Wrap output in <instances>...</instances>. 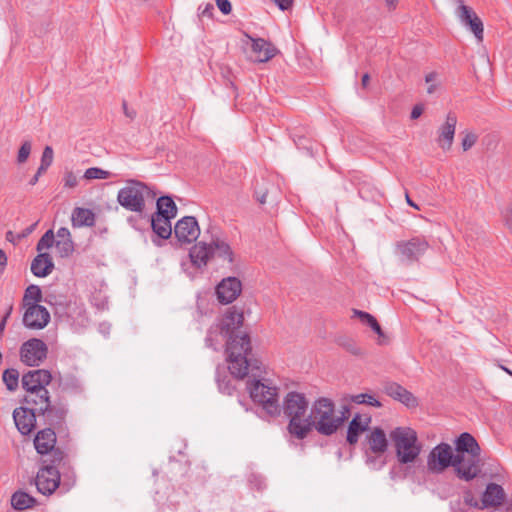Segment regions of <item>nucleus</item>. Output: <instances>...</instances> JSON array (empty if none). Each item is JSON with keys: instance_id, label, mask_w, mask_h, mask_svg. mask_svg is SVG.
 Segmentation results:
<instances>
[{"instance_id": "f257e3e1", "label": "nucleus", "mask_w": 512, "mask_h": 512, "mask_svg": "<svg viewBox=\"0 0 512 512\" xmlns=\"http://www.w3.org/2000/svg\"><path fill=\"white\" fill-rule=\"evenodd\" d=\"M226 352L229 371L235 378L244 379L250 370H261V363L257 359L249 358L252 347L248 334L230 337Z\"/></svg>"}, {"instance_id": "f03ea898", "label": "nucleus", "mask_w": 512, "mask_h": 512, "mask_svg": "<svg viewBox=\"0 0 512 512\" xmlns=\"http://www.w3.org/2000/svg\"><path fill=\"white\" fill-rule=\"evenodd\" d=\"M309 401L303 393L291 391L283 400V412L289 423V433L297 439H304L312 430V420L307 415Z\"/></svg>"}, {"instance_id": "7ed1b4c3", "label": "nucleus", "mask_w": 512, "mask_h": 512, "mask_svg": "<svg viewBox=\"0 0 512 512\" xmlns=\"http://www.w3.org/2000/svg\"><path fill=\"white\" fill-rule=\"evenodd\" d=\"M157 194L144 182L128 180L117 194V202L127 211L143 214L147 202H152Z\"/></svg>"}, {"instance_id": "20e7f679", "label": "nucleus", "mask_w": 512, "mask_h": 512, "mask_svg": "<svg viewBox=\"0 0 512 512\" xmlns=\"http://www.w3.org/2000/svg\"><path fill=\"white\" fill-rule=\"evenodd\" d=\"M312 420V427L322 435H332L342 425L345 416L335 415L334 403L325 397L317 399L311 407L309 414Z\"/></svg>"}, {"instance_id": "39448f33", "label": "nucleus", "mask_w": 512, "mask_h": 512, "mask_svg": "<svg viewBox=\"0 0 512 512\" xmlns=\"http://www.w3.org/2000/svg\"><path fill=\"white\" fill-rule=\"evenodd\" d=\"M396 457L399 463H413L420 455L422 446L417 433L410 427H396L390 432Z\"/></svg>"}, {"instance_id": "423d86ee", "label": "nucleus", "mask_w": 512, "mask_h": 512, "mask_svg": "<svg viewBox=\"0 0 512 512\" xmlns=\"http://www.w3.org/2000/svg\"><path fill=\"white\" fill-rule=\"evenodd\" d=\"M248 390L252 400L262 406L271 417L280 415L278 388L268 380H253L248 382Z\"/></svg>"}, {"instance_id": "0eeeda50", "label": "nucleus", "mask_w": 512, "mask_h": 512, "mask_svg": "<svg viewBox=\"0 0 512 512\" xmlns=\"http://www.w3.org/2000/svg\"><path fill=\"white\" fill-rule=\"evenodd\" d=\"M366 450V463L377 464V458L385 454L388 449V439L384 430L380 427H374L368 431L364 439Z\"/></svg>"}, {"instance_id": "6e6552de", "label": "nucleus", "mask_w": 512, "mask_h": 512, "mask_svg": "<svg viewBox=\"0 0 512 512\" xmlns=\"http://www.w3.org/2000/svg\"><path fill=\"white\" fill-rule=\"evenodd\" d=\"M455 454L452 447L447 443H440L435 446L428 455L427 468L434 474L444 472L448 467L454 466Z\"/></svg>"}, {"instance_id": "1a4fd4ad", "label": "nucleus", "mask_w": 512, "mask_h": 512, "mask_svg": "<svg viewBox=\"0 0 512 512\" xmlns=\"http://www.w3.org/2000/svg\"><path fill=\"white\" fill-rule=\"evenodd\" d=\"M429 248L424 237H414L396 244V252L403 263L411 264L419 260Z\"/></svg>"}, {"instance_id": "9d476101", "label": "nucleus", "mask_w": 512, "mask_h": 512, "mask_svg": "<svg viewBox=\"0 0 512 512\" xmlns=\"http://www.w3.org/2000/svg\"><path fill=\"white\" fill-rule=\"evenodd\" d=\"M480 454L455 455L454 470L458 478L471 481L481 473Z\"/></svg>"}, {"instance_id": "9b49d317", "label": "nucleus", "mask_w": 512, "mask_h": 512, "mask_svg": "<svg viewBox=\"0 0 512 512\" xmlns=\"http://www.w3.org/2000/svg\"><path fill=\"white\" fill-rule=\"evenodd\" d=\"M47 345L40 339L32 338L21 345L20 359L27 366H39L47 357Z\"/></svg>"}, {"instance_id": "f8f14e48", "label": "nucleus", "mask_w": 512, "mask_h": 512, "mask_svg": "<svg viewBox=\"0 0 512 512\" xmlns=\"http://www.w3.org/2000/svg\"><path fill=\"white\" fill-rule=\"evenodd\" d=\"M456 2L458 3L456 15L460 22L474 34L478 41H482L484 34L482 20L471 7L464 4L463 0H456Z\"/></svg>"}, {"instance_id": "ddd939ff", "label": "nucleus", "mask_w": 512, "mask_h": 512, "mask_svg": "<svg viewBox=\"0 0 512 512\" xmlns=\"http://www.w3.org/2000/svg\"><path fill=\"white\" fill-rule=\"evenodd\" d=\"M35 484L37 490L44 494H52L60 484V473L54 465H46L42 467L36 476Z\"/></svg>"}, {"instance_id": "4468645a", "label": "nucleus", "mask_w": 512, "mask_h": 512, "mask_svg": "<svg viewBox=\"0 0 512 512\" xmlns=\"http://www.w3.org/2000/svg\"><path fill=\"white\" fill-rule=\"evenodd\" d=\"M55 444L56 434L51 428H45L38 431L34 439V446L39 454H48L49 452H53V464L60 462L63 458L62 452L54 450Z\"/></svg>"}, {"instance_id": "2eb2a0df", "label": "nucleus", "mask_w": 512, "mask_h": 512, "mask_svg": "<svg viewBox=\"0 0 512 512\" xmlns=\"http://www.w3.org/2000/svg\"><path fill=\"white\" fill-rule=\"evenodd\" d=\"M457 122L456 113L450 111L444 123L437 129L436 142L443 151H449L453 145Z\"/></svg>"}, {"instance_id": "dca6fc26", "label": "nucleus", "mask_w": 512, "mask_h": 512, "mask_svg": "<svg viewBox=\"0 0 512 512\" xmlns=\"http://www.w3.org/2000/svg\"><path fill=\"white\" fill-rule=\"evenodd\" d=\"M174 233L179 242L192 243L200 235L198 222L193 216H185L178 220L175 225Z\"/></svg>"}, {"instance_id": "f3484780", "label": "nucleus", "mask_w": 512, "mask_h": 512, "mask_svg": "<svg viewBox=\"0 0 512 512\" xmlns=\"http://www.w3.org/2000/svg\"><path fill=\"white\" fill-rule=\"evenodd\" d=\"M23 324L29 329L39 330L47 326L50 313L42 305H31L24 308Z\"/></svg>"}, {"instance_id": "a211bd4d", "label": "nucleus", "mask_w": 512, "mask_h": 512, "mask_svg": "<svg viewBox=\"0 0 512 512\" xmlns=\"http://www.w3.org/2000/svg\"><path fill=\"white\" fill-rule=\"evenodd\" d=\"M52 381L50 371L46 369L31 370L22 376V387L26 392L46 389Z\"/></svg>"}, {"instance_id": "6ab92c4d", "label": "nucleus", "mask_w": 512, "mask_h": 512, "mask_svg": "<svg viewBox=\"0 0 512 512\" xmlns=\"http://www.w3.org/2000/svg\"><path fill=\"white\" fill-rule=\"evenodd\" d=\"M242 284L236 277L223 279L216 287L217 298L222 304L232 303L241 293Z\"/></svg>"}, {"instance_id": "aec40b11", "label": "nucleus", "mask_w": 512, "mask_h": 512, "mask_svg": "<svg viewBox=\"0 0 512 512\" xmlns=\"http://www.w3.org/2000/svg\"><path fill=\"white\" fill-rule=\"evenodd\" d=\"M16 428L22 435H29L36 426V412L29 407H18L13 411Z\"/></svg>"}, {"instance_id": "412c9836", "label": "nucleus", "mask_w": 512, "mask_h": 512, "mask_svg": "<svg viewBox=\"0 0 512 512\" xmlns=\"http://www.w3.org/2000/svg\"><path fill=\"white\" fill-rule=\"evenodd\" d=\"M253 60L258 63H265L271 60L277 53L278 49L269 41L263 38H251Z\"/></svg>"}, {"instance_id": "4be33fe9", "label": "nucleus", "mask_w": 512, "mask_h": 512, "mask_svg": "<svg viewBox=\"0 0 512 512\" xmlns=\"http://www.w3.org/2000/svg\"><path fill=\"white\" fill-rule=\"evenodd\" d=\"M371 423V416L364 414H356L350 421L347 430V442L350 445H354L358 442L360 434L368 432L369 425Z\"/></svg>"}, {"instance_id": "5701e85b", "label": "nucleus", "mask_w": 512, "mask_h": 512, "mask_svg": "<svg viewBox=\"0 0 512 512\" xmlns=\"http://www.w3.org/2000/svg\"><path fill=\"white\" fill-rule=\"evenodd\" d=\"M385 393L393 399L401 402L407 407H416L418 405L417 398L405 389L403 386L397 383H388L384 387Z\"/></svg>"}, {"instance_id": "b1692460", "label": "nucleus", "mask_w": 512, "mask_h": 512, "mask_svg": "<svg viewBox=\"0 0 512 512\" xmlns=\"http://www.w3.org/2000/svg\"><path fill=\"white\" fill-rule=\"evenodd\" d=\"M243 321V312L237 311L233 308L226 313L225 317L221 321L220 326L217 327L216 330L219 329L220 333L225 337L228 335L229 338L234 337L235 335H232L234 330L240 328L243 325Z\"/></svg>"}, {"instance_id": "393cba45", "label": "nucleus", "mask_w": 512, "mask_h": 512, "mask_svg": "<svg viewBox=\"0 0 512 512\" xmlns=\"http://www.w3.org/2000/svg\"><path fill=\"white\" fill-rule=\"evenodd\" d=\"M24 402L35 412L41 414L47 410L50 403L49 392L46 389H40L27 392L24 397Z\"/></svg>"}, {"instance_id": "a878e982", "label": "nucleus", "mask_w": 512, "mask_h": 512, "mask_svg": "<svg viewBox=\"0 0 512 512\" xmlns=\"http://www.w3.org/2000/svg\"><path fill=\"white\" fill-rule=\"evenodd\" d=\"M55 248L61 258H67L74 252V242L68 228L61 227L57 230Z\"/></svg>"}, {"instance_id": "bb28decb", "label": "nucleus", "mask_w": 512, "mask_h": 512, "mask_svg": "<svg viewBox=\"0 0 512 512\" xmlns=\"http://www.w3.org/2000/svg\"><path fill=\"white\" fill-rule=\"evenodd\" d=\"M504 499L505 492L503 488L496 483H490L483 493L481 509L500 506Z\"/></svg>"}, {"instance_id": "cd10ccee", "label": "nucleus", "mask_w": 512, "mask_h": 512, "mask_svg": "<svg viewBox=\"0 0 512 512\" xmlns=\"http://www.w3.org/2000/svg\"><path fill=\"white\" fill-rule=\"evenodd\" d=\"M455 455L481 454V448L476 439L467 432L460 434L455 440Z\"/></svg>"}, {"instance_id": "c85d7f7f", "label": "nucleus", "mask_w": 512, "mask_h": 512, "mask_svg": "<svg viewBox=\"0 0 512 512\" xmlns=\"http://www.w3.org/2000/svg\"><path fill=\"white\" fill-rule=\"evenodd\" d=\"M54 269V263L49 253H38L32 260L31 272L36 277H46Z\"/></svg>"}, {"instance_id": "c756f323", "label": "nucleus", "mask_w": 512, "mask_h": 512, "mask_svg": "<svg viewBox=\"0 0 512 512\" xmlns=\"http://www.w3.org/2000/svg\"><path fill=\"white\" fill-rule=\"evenodd\" d=\"M213 254L212 245L205 242H198L189 252L192 263L197 267H202L207 264L208 259Z\"/></svg>"}, {"instance_id": "7c9ffc66", "label": "nucleus", "mask_w": 512, "mask_h": 512, "mask_svg": "<svg viewBox=\"0 0 512 512\" xmlns=\"http://www.w3.org/2000/svg\"><path fill=\"white\" fill-rule=\"evenodd\" d=\"M95 214L88 208L76 207L71 214V222L74 228L92 227L95 225Z\"/></svg>"}, {"instance_id": "2f4dec72", "label": "nucleus", "mask_w": 512, "mask_h": 512, "mask_svg": "<svg viewBox=\"0 0 512 512\" xmlns=\"http://www.w3.org/2000/svg\"><path fill=\"white\" fill-rule=\"evenodd\" d=\"M354 315L360 319V321L371 327V329L378 335V344L379 345H386L389 342L388 337L384 334V332L381 329V326L379 325L378 321L374 316L371 314L360 311V310H354Z\"/></svg>"}, {"instance_id": "473e14b6", "label": "nucleus", "mask_w": 512, "mask_h": 512, "mask_svg": "<svg viewBox=\"0 0 512 512\" xmlns=\"http://www.w3.org/2000/svg\"><path fill=\"white\" fill-rule=\"evenodd\" d=\"M40 415H43L45 417L46 422L49 425L59 426L65 420V417L67 415V408L64 405H51V403H49L47 410L42 412Z\"/></svg>"}, {"instance_id": "72a5a7b5", "label": "nucleus", "mask_w": 512, "mask_h": 512, "mask_svg": "<svg viewBox=\"0 0 512 512\" xmlns=\"http://www.w3.org/2000/svg\"><path fill=\"white\" fill-rule=\"evenodd\" d=\"M152 230L162 239H168L172 233L171 219L153 215L151 218Z\"/></svg>"}, {"instance_id": "f704fd0d", "label": "nucleus", "mask_w": 512, "mask_h": 512, "mask_svg": "<svg viewBox=\"0 0 512 512\" xmlns=\"http://www.w3.org/2000/svg\"><path fill=\"white\" fill-rule=\"evenodd\" d=\"M157 211L155 215L173 219L177 214V207L173 199L169 196H161L156 202Z\"/></svg>"}, {"instance_id": "c9c22d12", "label": "nucleus", "mask_w": 512, "mask_h": 512, "mask_svg": "<svg viewBox=\"0 0 512 512\" xmlns=\"http://www.w3.org/2000/svg\"><path fill=\"white\" fill-rule=\"evenodd\" d=\"M36 504V499L23 491H16L11 497V505L16 510H25L32 508Z\"/></svg>"}, {"instance_id": "e433bc0d", "label": "nucleus", "mask_w": 512, "mask_h": 512, "mask_svg": "<svg viewBox=\"0 0 512 512\" xmlns=\"http://www.w3.org/2000/svg\"><path fill=\"white\" fill-rule=\"evenodd\" d=\"M42 300V291L37 285H29L23 296V307L26 308L31 305H39L38 303Z\"/></svg>"}, {"instance_id": "4c0bfd02", "label": "nucleus", "mask_w": 512, "mask_h": 512, "mask_svg": "<svg viewBox=\"0 0 512 512\" xmlns=\"http://www.w3.org/2000/svg\"><path fill=\"white\" fill-rule=\"evenodd\" d=\"M213 254L222 257L224 260H227L229 263L233 262V253L231 247L228 243L223 240L216 239L211 242Z\"/></svg>"}, {"instance_id": "58836bf2", "label": "nucleus", "mask_w": 512, "mask_h": 512, "mask_svg": "<svg viewBox=\"0 0 512 512\" xmlns=\"http://www.w3.org/2000/svg\"><path fill=\"white\" fill-rule=\"evenodd\" d=\"M2 379L9 391H15L19 384V372L14 368L6 369Z\"/></svg>"}, {"instance_id": "ea45409f", "label": "nucleus", "mask_w": 512, "mask_h": 512, "mask_svg": "<svg viewBox=\"0 0 512 512\" xmlns=\"http://www.w3.org/2000/svg\"><path fill=\"white\" fill-rule=\"evenodd\" d=\"M53 245H55V235L53 230L50 229L39 239L36 250L38 253H45L44 251L50 249Z\"/></svg>"}, {"instance_id": "a19ab883", "label": "nucleus", "mask_w": 512, "mask_h": 512, "mask_svg": "<svg viewBox=\"0 0 512 512\" xmlns=\"http://www.w3.org/2000/svg\"><path fill=\"white\" fill-rule=\"evenodd\" d=\"M352 401L356 404H367L374 407H380L381 403L374 396L366 393H361L352 396Z\"/></svg>"}, {"instance_id": "79ce46f5", "label": "nucleus", "mask_w": 512, "mask_h": 512, "mask_svg": "<svg viewBox=\"0 0 512 512\" xmlns=\"http://www.w3.org/2000/svg\"><path fill=\"white\" fill-rule=\"evenodd\" d=\"M110 176V172L103 170L98 167H91L88 168L84 173V178L87 180H94V179H107Z\"/></svg>"}, {"instance_id": "37998d69", "label": "nucleus", "mask_w": 512, "mask_h": 512, "mask_svg": "<svg viewBox=\"0 0 512 512\" xmlns=\"http://www.w3.org/2000/svg\"><path fill=\"white\" fill-rule=\"evenodd\" d=\"M53 149L50 146H46L43 150L41 157L40 170L47 171V169L51 166L53 162Z\"/></svg>"}, {"instance_id": "c03bdc74", "label": "nucleus", "mask_w": 512, "mask_h": 512, "mask_svg": "<svg viewBox=\"0 0 512 512\" xmlns=\"http://www.w3.org/2000/svg\"><path fill=\"white\" fill-rule=\"evenodd\" d=\"M425 82L428 84L427 93L433 94L439 86L438 73H436V72L428 73L425 76Z\"/></svg>"}, {"instance_id": "a18cd8bd", "label": "nucleus", "mask_w": 512, "mask_h": 512, "mask_svg": "<svg viewBox=\"0 0 512 512\" xmlns=\"http://www.w3.org/2000/svg\"><path fill=\"white\" fill-rule=\"evenodd\" d=\"M31 143L30 141H24L19 148L18 155H17V162L19 164H22L27 161L30 153H31Z\"/></svg>"}, {"instance_id": "49530a36", "label": "nucleus", "mask_w": 512, "mask_h": 512, "mask_svg": "<svg viewBox=\"0 0 512 512\" xmlns=\"http://www.w3.org/2000/svg\"><path fill=\"white\" fill-rule=\"evenodd\" d=\"M478 136L474 132H466L462 139V148L464 151L471 149L477 142Z\"/></svg>"}, {"instance_id": "de8ad7c7", "label": "nucleus", "mask_w": 512, "mask_h": 512, "mask_svg": "<svg viewBox=\"0 0 512 512\" xmlns=\"http://www.w3.org/2000/svg\"><path fill=\"white\" fill-rule=\"evenodd\" d=\"M63 183L65 188L73 189L78 184V177L72 171H66L63 177Z\"/></svg>"}, {"instance_id": "09e8293b", "label": "nucleus", "mask_w": 512, "mask_h": 512, "mask_svg": "<svg viewBox=\"0 0 512 512\" xmlns=\"http://www.w3.org/2000/svg\"><path fill=\"white\" fill-rule=\"evenodd\" d=\"M502 218L505 226L512 232V204L502 211Z\"/></svg>"}, {"instance_id": "8fccbe9b", "label": "nucleus", "mask_w": 512, "mask_h": 512, "mask_svg": "<svg viewBox=\"0 0 512 512\" xmlns=\"http://www.w3.org/2000/svg\"><path fill=\"white\" fill-rule=\"evenodd\" d=\"M342 345L349 353L357 356L362 355V349L355 342L348 340Z\"/></svg>"}, {"instance_id": "3c124183", "label": "nucleus", "mask_w": 512, "mask_h": 512, "mask_svg": "<svg viewBox=\"0 0 512 512\" xmlns=\"http://www.w3.org/2000/svg\"><path fill=\"white\" fill-rule=\"evenodd\" d=\"M218 387L219 390L225 394L231 395L234 391V387L231 385L229 380L226 379H218Z\"/></svg>"}, {"instance_id": "603ef678", "label": "nucleus", "mask_w": 512, "mask_h": 512, "mask_svg": "<svg viewBox=\"0 0 512 512\" xmlns=\"http://www.w3.org/2000/svg\"><path fill=\"white\" fill-rule=\"evenodd\" d=\"M463 500L466 505H468L470 507L481 509V505L479 504L477 499L473 496L471 491H467L464 493Z\"/></svg>"}, {"instance_id": "864d4df0", "label": "nucleus", "mask_w": 512, "mask_h": 512, "mask_svg": "<svg viewBox=\"0 0 512 512\" xmlns=\"http://www.w3.org/2000/svg\"><path fill=\"white\" fill-rule=\"evenodd\" d=\"M215 2L223 14L227 15L231 12L232 6L229 0H215Z\"/></svg>"}, {"instance_id": "5fc2aeb1", "label": "nucleus", "mask_w": 512, "mask_h": 512, "mask_svg": "<svg viewBox=\"0 0 512 512\" xmlns=\"http://www.w3.org/2000/svg\"><path fill=\"white\" fill-rule=\"evenodd\" d=\"M214 11V6L211 3H207L204 7H199V14L202 17L212 18Z\"/></svg>"}, {"instance_id": "6e6d98bb", "label": "nucleus", "mask_w": 512, "mask_h": 512, "mask_svg": "<svg viewBox=\"0 0 512 512\" xmlns=\"http://www.w3.org/2000/svg\"><path fill=\"white\" fill-rule=\"evenodd\" d=\"M37 225H38V221H36L32 225H30L29 227L25 228L21 233H18L17 238L23 239V238L29 236L35 230Z\"/></svg>"}, {"instance_id": "4d7b16f0", "label": "nucleus", "mask_w": 512, "mask_h": 512, "mask_svg": "<svg viewBox=\"0 0 512 512\" xmlns=\"http://www.w3.org/2000/svg\"><path fill=\"white\" fill-rule=\"evenodd\" d=\"M275 4L281 9V10H287L289 9L292 4L293 0H273Z\"/></svg>"}, {"instance_id": "13d9d810", "label": "nucleus", "mask_w": 512, "mask_h": 512, "mask_svg": "<svg viewBox=\"0 0 512 512\" xmlns=\"http://www.w3.org/2000/svg\"><path fill=\"white\" fill-rule=\"evenodd\" d=\"M5 238L7 241L11 242L14 245H17L22 239L17 238V234L12 231L6 232Z\"/></svg>"}, {"instance_id": "bf43d9fd", "label": "nucleus", "mask_w": 512, "mask_h": 512, "mask_svg": "<svg viewBox=\"0 0 512 512\" xmlns=\"http://www.w3.org/2000/svg\"><path fill=\"white\" fill-rule=\"evenodd\" d=\"M423 113V107L421 105H415L411 111V119L419 118Z\"/></svg>"}, {"instance_id": "052dcab7", "label": "nucleus", "mask_w": 512, "mask_h": 512, "mask_svg": "<svg viewBox=\"0 0 512 512\" xmlns=\"http://www.w3.org/2000/svg\"><path fill=\"white\" fill-rule=\"evenodd\" d=\"M11 311H12V307H10L8 309V311L6 312L5 316L3 317V319L1 320L0 322V335L3 333V331L5 330V327H6V322H7V319L9 318L10 314H11Z\"/></svg>"}, {"instance_id": "680f3d73", "label": "nucleus", "mask_w": 512, "mask_h": 512, "mask_svg": "<svg viewBox=\"0 0 512 512\" xmlns=\"http://www.w3.org/2000/svg\"><path fill=\"white\" fill-rule=\"evenodd\" d=\"M122 107H123L124 114L127 117H129L130 119H133L135 117V115H136L135 111L129 110L126 102H123Z\"/></svg>"}, {"instance_id": "e2e57ef3", "label": "nucleus", "mask_w": 512, "mask_h": 512, "mask_svg": "<svg viewBox=\"0 0 512 512\" xmlns=\"http://www.w3.org/2000/svg\"><path fill=\"white\" fill-rule=\"evenodd\" d=\"M45 172H46V171H41V170H40V167H39V168H38V170H37V172H36V174H35V175L31 178V180L29 181V184H30V185H35V184L38 182L39 177H40L43 173H45Z\"/></svg>"}, {"instance_id": "0e129e2a", "label": "nucleus", "mask_w": 512, "mask_h": 512, "mask_svg": "<svg viewBox=\"0 0 512 512\" xmlns=\"http://www.w3.org/2000/svg\"><path fill=\"white\" fill-rule=\"evenodd\" d=\"M384 1H385V5H386L387 9L389 11H392L397 7L399 0H384Z\"/></svg>"}, {"instance_id": "69168bd1", "label": "nucleus", "mask_w": 512, "mask_h": 512, "mask_svg": "<svg viewBox=\"0 0 512 512\" xmlns=\"http://www.w3.org/2000/svg\"><path fill=\"white\" fill-rule=\"evenodd\" d=\"M7 265V255L0 249V266L5 267Z\"/></svg>"}, {"instance_id": "338daca9", "label": "nucleus", "mask_w": 512, "mask_h": 512, "mask_svg": "<svg viewBox=\"0 0 512 512\" xmlns=\"http://www.w3.org/2000/svg\"><path fill=\"white\" fill-rule=\"evenodd\" d=\"M256 198L259 201V203H261V204L266 203V192H263V193L256 192Z\"/></svg>"}, {"instance_id": "774afa93", "label": "nucleus", "mask_w": 512, "mask_h": 512, "mask_svg": "<svg viewBox=\"0 0 512 512\" xmlns=\"http://www.w3.org/2000/svg\"><path fill=\"white\" fill-rule=\"evenodd\" d=\"M406 202L409 206L419 210V206L410 199L408 194H406Z\"/></svg>"}]
</instances>
